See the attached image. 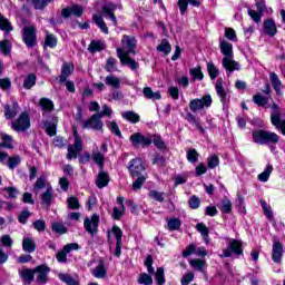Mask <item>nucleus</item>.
Listing matches in <instances>:
<instances>
[{"instance_id": "nucleus-33", "label": "nucleus", "mask_w": 285, "mask_h": 285, "mask_svg": "<svg viewBox=\"0 0 285 285\" xmlns=\"http://www.w3.org/2000/svg\"><path fill=\"white\" fill-rule=\"evenodd\" d=\"M253 101L254 104H256V106L264 108L268 105V101H271V96H263L262 94H256L253 96Z\"/></svg>"}, {"instance_id": "nucleus-22", "label": "nucleus", "mask_w": 285, "mask_h": 285, "mask_svg": "<svg viewBox=\"0 0 285 285\" xmlns=\"http://www.w3.org/2000/svg\"><path fill=\"white\" fill-rule=\"evenodd\" d=\"M40 199H41V205L45 206V208H50V206H52V187L49 186L45 193H42L40 195Z\"/></svg>"}, {"instance_id": "nucleus-47", "label": "nucleus", "mask_w": 285, "mask_h": 285, "mask_svg": "<svg viewBox=\"0 0 285 285\" xmlns=\"http://www.w3.org/2000/svg\"><path fill=\"white\" fill-rule=\"evenodd\" d=\"M187 161L190 164H197L199 161V153H197V149L187 150Z\"/></svg>"}, {"instance_id": "nucleus-11", "label": "nucleus", "mask_w": 285, "mask_h": 285, "mask_svg": "<svg viewBox=\"0 0 285 285\" xmlns=\"http://www.w3.org/2000/svg\"><path fill=\"white\" fill-rule=\"evenodd\" d=\"M121 48H117V50H124L127 55H136L135 48H137V39L132 36H124L121 39Z\"/></svg>"}, {"instance_id": "nucleus-51", "label": "nucleus", "mask_w": 285, "mask_h": 285, "mask_svg": "<svg viewBox=\"0 0 285 285\" xmlns=\"http://www.w3.org/2000/svg\"><path fill=\"white\" fill-rule=\"evenodd\" d=\"M45 46L48 48H57V37L52 33H47L45 38Z\"/></svg>"}, {"instance_id": "nucleus-58", "label": "nucleus", "mask_w": 285, "mask_h": 285, "mask_svg": "<svg viewBox=\"0 0 285 285\" xmlns=\"http://www.w3.org/2000/svg\"><path fill=\"white\" fill-rule=\"evenodd\" d=\"M1 139L3 141L2 144H0L2 148L12 149V136L7 134H1Z\"/></svg>"}, {"instance_id": "nucleus-18", "label": "nucleus", "mask_w": 285, "mask_h": 285, "mask_svg": "<svg viewBox=\"0 0 285 285\" xmlns=\"http://www.w3.org/2000/svg\"><path fill=\"white\" fill-rule=\"evenodd\" d=\"M57 124H59V119L56 116H50L49 119L43 122L49 137L57 135Z\"/></svg>"}, {"instance_id": "nucleus-61", "label": "nucleus", "mask_w": 285, "mask_h": 285, "mask_svg": "<svg viewBox=\"0 0 285 285\" xmlns=\"http://www.w3.org/2000/svg\"><path fill=\"white\" fill-rule=\"evenodd\" d=\"M167 226L170 230H179L181 220H179V218H170L167 223Z\"/></svg>"}, {"instance_id": "nucleus-6", "label": "nucleus", "mask_w": 285, "mask_h": 285, "mask_svg": "<svg viewBox=\"0 0 285 285\" xmlns=\"http://www.w3.org/2000/svg\"><path fill=\"white\" fill-rule=\"evenodd\" d=\"M210 106H213V97H210V95H205L202 98L190 100L189 110H191V112H198V110L210 108Z\"/></svg>"}, {"instance_id": "nucleus-64", "label": "nucleus", "mask_w": 285, "mask_h": 285, "mask_svg": "<svg viewBox=\"0 0 285 285\" xmlns=\"http://www.w3.org/2000/svg\"><path fill=\"white\" fill-rule=\"evenodd\" d=\"M138 284L151 285L153 284V276H150L146 273L140 274V276L138 278Z\"/></svg>"}, {"instance_id": "nucleus-9", "label": "nucleus", "mask_w": 285, "mask_h": 285, "mask_svg": "<svg viewBox=\"0 0 285 285\" xmlns=\"http://www.w3.org/2000/svg\"><path fill=\"white\" fill-rule=\"evenodd\" d=\"M82 128L97 131L104 130V121L101 120V115L94 114L82 122Z\"/></svg>"}, {"instance_id": "nucleus-40", "label": "nucleus", "mask_w": 285, "mask_h": 285, "mask_svg": "<svg viewBox=\"0 0 285 285\" xmlns=\"http://www.w3.org/2000/svg\"><path fill=\"white\" fill-rule=\"evenodd\" d=\"M59 281L67 285H79V281L72 278L70 274L60 273L58 274Z\"/></svg>"}, {"instance_id": "nucleus-34", "label": "nucleus", "mask_w": 285, "mask_h": 285, "mask_svg": "<svg viewBox=\"0 0 285 285\" xmlns=\"http://www.w3.org/2000/svg\"><path fill=\"white\" fill-rule=\"evenodd\" d=\"M105 82L107 86H110L115 90L119 89L121 86V80L115 76V75H109L105 78Z\"/></svg>"}, {"instance_id": "nucleus-50", "label": "nucleus", "mask_w": 285, "mask_h": 285, "mask_svg": "<svg viewBox=\"0 0 285 285\" xmlns=\"http://www.w3.org/2000/svg\"><path fill=\"white\" fill-rule=\"evenodd\" d=\"M21 164V157L19 156H12L8 158L7 166L10 168V170H14L17 166Z\"/></svg>"}, {"instance_id": "nucleus-32", "label": "nucleus", "mask_w": 285, "mask_h": 285, "mask_svg": "<svg viewBox=\"0 0 285 285\" xmlns=\"http://www.w3.org/2000/svg\"><path fill=\"white\" fill-rule=\"evenodd\" d=\"M19 275L23 282H27V284H32L35 281V269H20Z\"/></svg>"}, {"instance_id": "nucleus-8", "label": "nucleus", "mask_w": 285, "mask_h": 285, "mask_svg": "<svg viewBox=\"0 0 285 285\" xmlns=\"http://www.w3.org/2000/svg\"><path fill=\"white\" fill-rule=\"evenodd\" d=\"M129 140L134 148H148L153 144V138L150 136H145L141 132H135L129 137Z\"/></svg>"}, {"instance_id": "nucleus-12", "label": "nucleus", "mask_w": 285, "mask_h": 285, "mask_svg": "<svg viewBox=\"0 0 285 285\" xmlns=\"http://www.w3.org/2000/svg\"><path fill=\"white\" fill-rule=\"evenodd\" d=\"M22 41H24L27 48H35L37 43V30L35 27H26L22 33Z\"/></svg>"}, {"instance_id": "nucleus-44", "label": "nucleus", "mask_w": 285, "mask_h": 285, "mask_svg": "<svg viewBox=\"0 0 285 285\" xmlns=\"http://www.w3.org/2000/svg\"><path fill=\"white\" fill-rule=\"evenodd\" d=\"M104 48H105V45L102 41L94 40L90 42L88 50H89V52L95 53V52H101V50H104Z\"/></svg>"}, {"instance_id": "nucleus-54", "label": "nucleus", "mask_w": 285, "mask_h": 285, "mask_svg": "<svg viewBox=\"0 0 285 285\" xmlns=\"http://www.w3.org/2000/svg\"><path fill=\"white\" fill-rule=\"evenodd\" d=\"M105 70H107V72H116L117 70V59L115 58H108L106 66H105Z\"/></svg>"}, {"instance_id": "nucleus-7", "label": "nucleus", "mask_w": 285, "mask_h": 285, "mask_svg": "<svg viewBox=\"0 0 285 285\" xmlns=\"http://www.w3.org/2000/svg\"><path fill=\"white\" fill-rule=\"evenodd\" d=\"M233 253L234 255H237V256L244 255V248L240 240H237V239L229 240L228 248L224 249L223 254H220L219 257L222 259H224V257H233Z\"/></svg>"}, {"instance_id": "nucleus-45", "label": "nucleus", "mask_w": 285, "mask_h": 285, "mask_svg": "<svg viewBox=\"0 0 285 285\" xmlns=\"http://www.w3.org/2000/svg\"><path fill=\"white\" fill-rule=\"evenodd\" d=\"M94 21L96 26H98V28H100V30L105 32V35H108V26H106V22L104 21V18H101V16L94 14Z\"/></svg>"}, {"instance_id": "nucleus-59", "label": "nucleus", "mask_w": 285, "mask_h": 285, "mask_svg": "<svg viewBox=\"0 0 285 285\" xmlns=\"http://www.w3.org/2000/svg\"><path fill=\"white\" fill-rule=\"evenodd\" d=\"M189 75L193 77V79H198L202 81L204 79V72H202V67H195L189 70Z\"/></svg>"}, {"instance_id": "nucleus-39", "label": "nucleus", "mask_w": 285, "mask_h": 285, "mask_svg": "<svg viewBox=\"0 0 285 285\" xmlns=\"http://www.w3.org/2000/svg\"><path fill=\"white\" fill-rule=\"evenodd\" d=\"M122 119L130 121V124H139L140 117L135 111H125L121 114Z\"/></svg>"}, {"instance_id": "nucleus-63", "label": "nucleus", "mask_w": 285, "mask_h": 285, "mask_svg": "<svg viewBox=\"0 0 285 285\" xmlns=\"http://www.w3.org/2000/svg\"><path fill=\"white\" fill-rule=\"evenodd\" d=\"M0 243L4 248H12V244H14V242L12 240V237H10V235L1 236Z\"/></svg>"}, {"instance_id": "nucleus-29", "label": "nucleus", "mask_w": 285, "mask_h": 285, "mask_svg": "<svg viewBox=\"0 0 285 285\" xmlns=\"http://www.w3.org/2000/svg\"><path fill=\"white\" fill-rule=\"evenodd\" d=\"M186 119H187L188 124H191V126H195V128H197V130H199L200 135H204V132H206V129H204V127L199 122V118L195 117V115L187 112Z\"/></svg>"}, {"instance_id": "nucleus-31", "label": "nucleus", "mask_w": 285, "mask_h": 285, "mask_svg": "<svg viewBox=\"0 0 285 285\" xmlns=\"http://www.w3.org/2000/svg\"><path fill=\"white\" fill-rule=\"evenodd\" d=\"M142 95L145 99H151L153 101L161 99V94L159 91H153V88L145 87L142 89Z\"/></svg>"}, {"instance_id": "nucleus-2", "label": "nucleus", "mask_w": 285, "mask_h": 285, "mask_svg": "<svg viewBox=\"0 0 285 285\" xmlns=\"http://www.w3.org/2000/svg\"><path fill=\"white\" fill-rule=\"evenodd\" d=\"M254 144L266 146V144H279V137L273 131H266L263 129L253 131L252 134Z\"/></svg>"}, {"instance_id": "nucleus-19", "label": "nucleus", "mask_w": 285, "mask_h": 285, "mask_svg": "<svg viewBox=\"0 0 285 285\" xmlns=\"http://www.w3.org/2000/svg\"><path fill=\"white\" fill-rule=\"evenodd\" d=\"M115 10H117V4L109 2L102 7V17H109L114 26H117V17H115Z\"/></svg>"}, {"instance_id": "nucleus-62", "label": "nucleus", "mask_w": 285, "mask_h": 285, "mask_svg": "<svg viewBox=\"0 0 285 285\" xmlns=\"http://www.w3.org/2000/svg\"><path fill=\"white\" fill-rule=\"evenodd\" d=\"M156 284L164 285L166 284V277L164 276V267H158L156 272Z\"/></svg>"}, {"instance_id": "nucleus-52", "label": "nucleus", "mask_w": 285, "mask_h": 285, "mask_svg": "<svg viewBox=\"0 0 285 285\" xmlns=\"http://www.w3.org/2000/svg\"><path fill=\"white\" fill-rule=\"evenodd\" d=\"M107 128L116 135V137H121V130L119 129V125H117V121H107Z\"/></svg>"}, {"instance_id": "nucleus-1", "label": "nucleus", "mask_w": 285, "mask_h": 285, "mask_svg": "<svg viewBox=\"0 0 285 285\" xmlns=\"http://www.w3.org/2000/svg\"><path fill=\"white\" fill-rule=\"evenodd\" d=\"M220 52L224 55L223 58V67L228 72H235V70H239V62L233 59V43L223 40L219 43Z\"/></svg>"}, {"instance_id": "nucleus-13", "label": "nucleus", "mask_w": 285, "mask_h": 285, "mask_svg": "<svg viewBox=\"0 0 285 285\" xmlns=\"http://www.w3.org/2000/svg\"><path fill=\"white\" fill-rule=\"evenodd\" d=\"M117 55L122 66H128L131 70H137V68H139V62H136L135 59L130 58V55L124 51V49H117Z\"/></svg>"}, {"instance_id": "nucleus-3", "label": "nucleus", "mask_w": 285, "mask_h": 285, "mask_svg": "<svg viewBox=\"0 0 285 285\" xmlns=\"http://www.w3.org/2000/svg\"><path fill=\"white\" fill-rule=\"evenodd\" d=\"M75 142L68 146L67 159H77V155L83 150V140L79 136L77 128L73 129Z\"/></svg>"}, {"instance_id": "nucleus-56", "label": "nucleus", "mask_w": 285, "mask_h": 285, "mask_svg": "<svg viewBox=\"0 0 285 285\" xmlns=\"http://www.w3.org/2000/svg\"><path fill=\"white\" fill-rule=\"evenodd\" d=\"M189 264L196 271H199L200 273H204V266H206V261H202V259L196 258V259H191Z\"/></svg>"}, {"instance_id": "nucleus-42", "label": "nucleus", "mask_w": 285, "mask_h": 285, "mask_svg": "<svg viewBox=\"0 0 285 285\" xmlns=\"http://www.w3.org/2000/svg\"><path fill=\"white\" fill-rule=\"evenodd\" d=\"M196 230H198V233H200L204 242H206V244H208V235H209V230L207 228V226L204 223H198L196 225Z\"/></svg>"}, {"instance_id": "nucleus-30", "label": "nucleus", "mask_w": 285, "mask_h": 285, "mask_svg": "<svg viewBox=\"0 0 285 285\" xmlns=\"http://www.w3.org/2000/svg\"><path fill=\"white\" fill-rule=\"evenodd\" d=\"M22 249L24 253H35V250H37V244L35 243V239L24 237L22 239Z\"/></svg>"}, {"instance_id": "nucleus-41", "label": "nucleus", "mask_w": 285, "mask_h": 285, "mask_svg": "<svg viewBox=\"0 0 285 285\" xmlns=\"http://www.w3.org/2000/svg\"><path fill=\"white\" fill-rule=\"evenodd\" d=\"M37 83V75L35 73H29L23 81V88L26 90H30L33 86Z\"/></svg>"}, {"instance_id": "nucleus-36", "label": "nucleus", "mask_w": 285, "mask_h": 285, "mask_svg": "<svg viewBox=\"0 0 285 285\" xmlns=\"http://www.w3.org/2000/svg\"><path fill=\"white\" fill-rule=\"evenodd\" d=\"M46 186H48V179L45 176H40L33 185V193L39 195V191L43 190Z\"/></svg>"}, {"instance_id": "nucleus-5", "label": "nucleus", "mask_w": 285, "mask_h": 285, "mask_svg": "<svg viewBox=\"0 0 285 285\" xmlns=\"http://www.w3.org/2000/svg\"><path fill=\"white\" fill-rule=\"evenodd\" d=\"M12 130H16V132H26V130H29L30 128V115L28 111H22L18 119L13 120L11 122Z\"/></svg>"}, {"instance_id": "nucleus-28", "label": "nucleus", "mask_w": 285, "mask_h": 285, "mask_svg": "<svg viewBox=\"0 0 285 285\" xmlns=\"http://www.w3.org/2000/svg\"><path fill=\"white\" fill-rule=\"evenodd\" d=\"M91 159L100 170H104V166H106V154H102L101 151H92Z\"/></svg>"}, {"instance_id": "nucleus-20", "label": "nucleus", "mask_w": 285, "mask_h": 285, "mask_svg": "<svg viewBox=\"0 0 285 285\" xmlns=\"http://www.w3.org/2000/svg\"><path fill=\"white\" fill-rule=\"evenodd\" d=\"M215 89L217 92V96L219 97L222 104H226V99L228 97V90H226V88H224V79L218 78L215 85Z\"/></svg>"}, {"instance_id": "nucleus-60", "label": "nucleus", "mask_w": 285, "mask_h": 285, "mask_svg": "<svg viewBox=\"0 0 285 285\" xmlns=\"http://www.w3.org/2000/svg\"><path fill=\"white\" fill-rule=\"evenodd\" d=\"M138 177L134 183H132V190H140L141 186L146 184V179H148V176H136Z\"/></svg>"}, {"instance_id": "nucleus-46", "label": "nucleus", "mask_w": 285, "mask_h": 285, "mask_svg": "<svg viewBox=\"0 0 285 285\" xmlns=\"http://www.w3.org/2000/svg\"><path fill=\"white\" fill-rule=\"evenodd\" d=\"M0 52L4 55V57H8V55L12 52V46L10 45V41L8 40L0 41Z\"/></svg>"}, {"instance_id": "nucleus-14", "label": "nucleus", "mask_w": 285, "mask_h": 285, "mask_svg": "<svg viewBox=\"0 0 285 285\" xmlns=\"http://www.w3.org/2000/svg\"><path fill=\"white\" fill-rule=\"evenodd\" d=\"M48 273H50V267L47 265H39L33 269V275L36 276V282L38 284H48Z\"/></svg>"}, {"instance_id": "nucleus-57", "label": "nucleus", "mask_w": 285, "mask_h": 285, "mask_svg": "<svg viewBox=\"0 0 285 285\" xmlns=\"http://www.w3.org/2000/svg\"><path fill=\"white\" fill-rule=\"evenodd\" d=\"M207 70H208L210 79H217V77L219 75V69H217L215 63L208 62L207 63Z\"/></svg>"}, {"instance_id": "nucleus-10", "label": "nucleus", "mask_w": 285, "mask_h": 285, "mask_svg": "<svg viewBox=\"0 0 285 285\" xmlns=\"http://www.w3.org/2000/svg\"><path fill=\"white\" fill-rule=\"evenodd\" d=\"M128 170L131 177H141L144 170H146V166L144 165V160L140 158H134L129 161Z\"/></svg>"}, {"instance_id": "nucleus-27", "label": "nucleus", "mask_w": 285, "mask_h": 285, "mask_svg": "<svg viewBox=\"0 0 285 285\" xmlns=\"http://www.w3.org/2000/svg\"><path fill=\"white\" fill-rule=\"evenodd\" d=\"M269 81L272 83V87L274 88L276 95H282V80L279 79V76L275 72H269Z\"/></svg>"}, {"instance_id": "nucleus-43", "label": "nucleus", "mask_w": 285, "mask_h": 285, "mask_svg": "<svg viewBox=\"0 0 285 285\" xmlns=\"http://www.w3.org/2000/svg\"><path fill=\"white\" fill-rule=\"evenodd\" d=\"M158 52H164V55H170V50H173V47L170 46V42H168L166 39H163L161 42L157 46Z\"/></svg>"}, {"instance_id": "nucleus-35", "label": "nucleus", "mask_w": 285, "mask_h": 285, "mask_svg": "<svg viewBox=\"0 0 285 285\" xmlns=\"http://www.w3.org/2000/svg\"><path fill=\"white\" fill-rule=\"evenodd\" d=\"M40 108L43 112H52L55 110V102L48 98H41L39 101Z\"/></svg>"}, {"instance_id": "nucleus-21", "label": "nucleus", "mask_w": 285, "mask_h": 285, "mask_svg": "<svg viewBox=\"0 0 285 285\" xmlns=\"http://www.w3.org/2000/svg\"><path fill=\"white\" fill-rule=\"evenodd\" d=\"M73 72H75V65L70 62H65L61 68L60 83L66 82L68 77H70Z\"/></svg>"}, {"instance_id": "nucleus-38", "label": "nucleus", "mask_w": 285, "mask_h": 285, "mask_svg": "<svg viewBox=\"0 0 285 285\" xmlns=\"http://www.w3.org/2000/svg\"><path fill=\"white\" fill-rule=\"evenodd\" d=\"M0 30H3L6 35H10L12 32V23L6 17L0 14Z\"/></svg>"}, {"instance_id": "nucleus-17", "label": "nucleus", "mask_w": 285, "mask_h": 285, "mask_svg": "<svg viewBox=\"0 0 285 285\" xmlns=\"http://www.w3.org/2000/svg\"><path fill=\"white\" fill-rule=\"evenodd\" d=\"M284 256V246L282 243L277 239H274L273 242V248H272V259L275 262V264H279L282 262V257Z\"/></svg>"}, {"instance_id": "nucleus-53", "label": "nucleus", "mask_w": 285, "mask_h": 285, "mask_svg": "<svg viewBox=\"0 0 285 285\" xmlns=\"http://www.w3.org/2000/svg\"><path fill=\"white\" fill-rule=\"evenodd\" d=\"M55 0H31V3L36 10H43L48 3H52Z\"/></svg>"}, {"instance_id": "nucleus-4", "label": "nucleus", "mask_w": 285, "mask_h": 285, "mask_svg": "<svg viewBox=\"0 0 285 285\" xmlns=\"http://www.w3.org/2000/svg\"><path fill=\"white\" fill-rule=\"evenodd\" d=\"M271 121L285 136V119L282 116V109L275 102L272 105Z\"/></svg>"}, {"instance_id": "nucleus-26", "label": "nucleus", "mask_w": 285, "mask_h": 285, "mask_svg": "<svg viewBox=\"0 0 285 285\" xmlns=\"http://www.w3.org/2000/svg\"><path fill=\"white\" fill-rule=\"evenodd\" d=\"M188 3L194 6V8H199V6H202L199 0H178V8L181 14H186V11L188 10Z\"/></svg>"}, {"instance_id": "nucleus-48", "label": "nucleus", "mask_w": 285, "mask_h": 285, "mask_svg": "<svg viewBox=\"0 0 285 285\" xmlns=\"http://www.w3.org/2000/svg\"><path fill=\"white\" fill-rule=\"evenodd\" d=\"M220 210L222 213L229 214L233 210V203H230V199L224 198L220 203Z\"/></svg>"}, {"instance_id": "nucleus-23", "label": "nucleus", "mask_w": 285, "mask_h": 285, "mask_svg": "<svg viewBox=\"0 0 285 285\" xmlns=\"http://www.w3.org/2000/svg\"><path fill=\"white\" fill-rule=\"evenodd\" d=\"M109 183L110 176H108V173L104 171V169H100L96 179L97 188H106V186H108Z\"/></svg>"}, {"instance_id": "nucleus-55", "label": "nucleus", "mask_w": 285, "mask_h": 285, "mask_svg": "<svg viewBox=\"0 0 285 285\" xmlns=\"http://www.w3.org/2000/svg\"><path fill=\"white\" fill-rule=\"evenodd\" d=\"M271 173H273V165H267L265 170L258 175L259 181H268Z\"/></svg>"}, {"instance_id": "nucleus-37", "label": "nucleus", "mask_w": 285, "mask_h": 285, "mask_svg": "<svg viewBox=\"0 0 285 285\" xmlns=\"http://www.w3.org/2000/svg\"><path fill=\"white\" fill-rule=\"evenodd\" d=\"M264 28L266 35H269V37H275L277 35V27L275 26V21L266 20L264 22Z\"/></svg>"}, {"instance_id": "nucleus-16", "label": "nucleus", "mask_w": 285, "mask_h": 285, "mask_svg": "<svg viewBox=\"0 0 285 285\" xmlns=\"http://www.w3.org/2000/svg\"><path fill=\"white\" fill-rule=\"evenodd\" d=\"M83 14V8L79 4H73L71 7L63 8L61 10V17L63 19H70V17H81Z\"/></svg>"}, {"instance_id": "nucleus-15", "label": "nucleus", "mask_w": 285, "mask_h": 285, "mask_svg": "<svg viewBox=\"0 0 285 285\" xmlns=\"http://www.w3.org/2000/svg\"><path fill=\"white\" fill-rule=\"evenodd\" d=\"M83 226L89 235H95V233H97V228H99V215L94 214L90 218H85Z\"/></svg>"}, {"instance_id": "nucleus-24", "label": "nucleus", "mask_w": 285, "mask_h": 285, "mask_svg": "<svg viewBox=\"0 0 285 285\" xmlns=\"http://www.w3.org/2000/svg\"><path fill=\"white\" fill-rule=\"evenodd\" d=\"M107 274L108 271H106V264L104 263V261H99L96 268L91 269V275H94V277H97V279H104Z\"/></svg>"}, {"instance_id": "nucleus-25", "label": "nucleus", "mask_w": 285, "mask_h": 285, "mask_svg": "<svg viewBox=\"0 0 285 285\" xmlns=\"http://www.w3.org/2000/svg\"><path fill=\"white\" fill-rule=\"evenodd\" d=\"M19 114V104L13 102L11 106H4V117L6 119H14Z\"/></svg>"}, {"instance_id": "nucleus-49", "label": "nucleus", "mask_w": 285, "mask_h": 285, "mask_svg": "<svg viewBox=\"0 0 285 285\" xmlns=\"http://www.w3.org/2000/svg\"><path fill=\"white\" fill-rule=\"evenodd\" d=\"M68 208L71 210H79L81 208V205L79 204V198L71 196L67 199Z\"/></svg>"}]
</instances>
